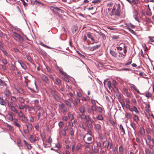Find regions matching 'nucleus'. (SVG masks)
I'll list each match as a JSON object with an SVG mask.
<instances>
[{"instance_id":"59","label":"nucleus","mask_w":154,"mask_h":154,"mask_svg":"<svg viewBox=\"0 0 154 154\" xmlns=\"http://www.w3.org/2000/svg\"><path fill=\"white\" fill-rule=\"evenodd\" d=\"M70 134L72 136L74 134L73 130L72 128H71L70 130Z\"/></svg>"},{"instance_id":"7","label":"nucleus","mask_w":154,"mask_h":154,"mask_svg":"<svg viewBox=\"0 0 154 154\" xmlns=\"http://www.w3.org/2000/svg\"><path fill=\"white\" fill-rule=\"evenodd\" d=\"M12 114H13L11 112H9L8 113V115H7L8 119L11 121H12L13 120V117L12 115Z\"/></svg>"},{"instance_id":"42","label":"nucleus","mask_w":154,"mask_h":154,"mask_svg":"<svg viewBox=\"0 0 154 154\" xmlns=\"http://www.w3.org/2000/svg\"><path fill=\"white\" fill-rule=\"evenodd\" d=\"M107 86L109 89H111L112 88L111 86V83L110 81H108L107 82Z\"/></svg>"},{"instance_id":"38","label":"nucleus","mask_w":154,"mask_h":154,"mask_svg":"<svg viewBox=\"0 0 154 154\" xmlns=\"http://www.w3.org/2000/svg\"><path fill=\"white\" fill-rule=\"evenodd\" d=\"M134 111L137 114H140V112L138 110L137 108L135 106H134Z\"/></svg>"},{"instance_id":"23","label":"nucleus","mask_w":154,"mask_h":154,"mask_svg":"<svg viewBox=\"0 0 154 154\" xmlns=\"http://www.w3.org/2000/svg\"><path fill=\"white\" fill-rule=\"evenodd\" d=\"M93 118L95 120H96L97 119L99 120H102L103 119V117L101 115H99L96 118L93 117Z\"/></svg>"},{"instance_id":"30","label":"nucleus","mask_w":154,"mask_h":154,"mask_svg":"<svg viewBox=\"0 0 154 154\" xmlns=\"http://www.w3.org/2000/svg\"><path fill=\"white\" fill-rule=\"evenodd\" d=\"M79 110L80 112L82 113H84L85 111V108L83 106H81L79 109Z\"/></svg>"},{"instance_id":"56","label":"nucleus","mask_w":154,"mask_h":154,"mask_svg":"<svg viewBox=\"0 0 154 154\" xmlns=\"http://www.w3.org/2000/svg\"><path fill=\"white\" fill-rule=\"evenodd\" d=\"M123 49L124 53L125 54L124 55H123L124 56H125V54L127 52V50L126 49L125 46H124Z\"/></svg>"},{"instance_id":"34","label":"nucleus","mask_w":154,"mask_h":154,"mask_svg":"<svg viewBox=\"0 0 154 154\" xmlns=\"http://www.w3.org/2000/svg\"><path fill=\"white\" fill-rule=\"evenodd\" d=\"M29 130L26 127V128H25L23 127V132L25 134H28L29 132Z\"/></svg>"},{"instance_id":"39","label":"nucleus","mask_w":154,"mask_h":154,"mask_svg":"<svg viewBox=\"0 0 154 154\" xmlns=\"http://www.w3.org/2000/svg\"><path fill=\"white\" fill-rule=\"evenodd\" d=\"M102 109L101 107L100 106H97V110L100 113H102Z\"/></svg>"},{"instance_id":"26","label":"nucleus","mask_w":154,"mask_h":154,"mask_svg":"<svg viewBox=\"0 0 154 154\" xmlns=\"http://www.w3.org/2000/svg\"><path fill=\"white\" fill-rule=\"evenodd\" d=\"M64 103L66 104L67 106L70 107H71V104L70 102L67 100H66L64 101Z\"/></svg>"},{"instance_id":"20","label":"nucleus","mask_w":154,"mask_h":154,"mask_svg":"<svg viewBox=\"0 0 154 154\" xmlns=\"http://www.w3.org/2000/svg\"><path fill=\"white\" fill-rule=\"evenodd\" d=\"M139 133L141 135H143L145 134V130L143 127H142L140 128Z\"/></svg>"},{"instance_id":"28","label":"nucleus","mask_w":154,"mask_h":154,"mask_svg":"<svg viewBox=\"0 0 154 154\" xmlns=\"http://www.w3.org/2000/svg\"><path fill=\"white\" fill-rule=\"evenodd\" d=\"M26 127L29 130H32V129L33 128V126H32V124H31L29 123H28L26 124Z\"/></svg>"},{"instance_id":"44","label":"nucleus","mask_w":154,"mask_h":154,"mask_svg":"<svg viewBox=\"0 0 154 154\" xmlns=\"http://www.w3.org/2000/svg\"><path fill=\"white\" fill-rule=\"evenodd\" d=\"M68 116L69 118L71 120H72L73 119V117L72 114H71L70 112H69L68 114Z\"/></svg>"},{"instance_id":"37","label":"nucleus","mask_w":154,"mask_h":154,"mask_svg":"<svg viewBox=\"0 0 154 154\" xmlns=\"http://www.w3.org/2000/svg\"><path fill=\"white\" fill-rule=\"evenodd\" d=\"M148 38L149 39V41L151 42H154V37L149 36Z\"/></svg>"},{"instance_id":"8","label":"nucleus","mask_w":154,"mask_h":154,"mask_svg":"<svg viewBox=\"0 0 154 154\" xmlns=\"http://www.w3.org/2000/svg\"><path fill=\"white\" fill-rule=\"evenodd\" d=\"M103 145L104 148L107 149L109 145V142L106 140L103 142Z\"/></svg>"},{"instance_id":"31","label":"nucleus","mask_w":154,"mask_h":154,"mask_svg":"<svg viewBox=\"0 0 154 154\" xmlns=\"http://www.w3.org/2000/svg\"><path fill=\"white\" fill-rule=\"evenodd\" d=\"M19 101L21 103H24L25 101L24 99L22 97H19L18 98Z\"/></svg>"},{"instance_id":"51","label":"nucleus","mask_w":154,"mask_h":154,"mask_svg":"<svg viewBox=\"0 0 154 154\" xmlns=\"http://www.w3.org/2000/svg\"><path fill=\"white\" fill-rule=\"evenodd\" d=\"M58 125L60 128L62 127L64 125V124L62 122H60L59 123Z\"/></svg>"},{"instance_id":"32","label":"nucleus","mask_w":154,"mask_h":154,"mask_svg":"<svg viewBox=\"0 0 154 154\" xmlns=\"http://www.w3.org/2000/svg\"><path fill=\"white\" fill-rule=\"evenodd\" d=\"M18 108L20 110H23L25 108V106L22 104H18Z\"/></svg>"},{"instance_id":"60","label":"nucleus","mask_w":154,"mask_h":154,"mask_svg":"<svg viewBox=\"0 0 154 154\" xmlns=\"http://www.w3.org/2000/svg\"><path fill=\"white\" fill-rule=\"evenodd\" d=\"M56 82L58 84H60L61 83V80L58 78L56 79Z\"/></svg>"},{"instance_id":"63","label":"nucleus","mask_w":154,"mask_h":154,"mask_svg":"<svg viewBox=\"0 0 154 154\" xmlns=\"http://www.w3.org/2000/svg\"><path fill=\"white\" fill-rule=\"evenodd\" d=\"M78 103H77V102H76L75 100L73 102V104H74V105L75 107H76L77 106L78 104Z\"/></svg>"},{"instance_id":"1","label":"nucleus","mask_w":154,"mask_h":154,"mask_svg":"<svg viewBox=\"0 0 154 154\" xmlns=\"http://www.w3.org/2000/svg\"><path fill=\"white\" fill-rule=\"evenodd\" d=\"M12 35L13 37L14 38H16L18 39V40L20 42H22L23 41V38L18 33L15 32H13L12 33Z\"/></svg>"},{"instance_id":"48","label":"nucleus","mask_w":154,"mask_h":154,"mask_svg":"<svg viewBox=\"0 0 154 154\" xmlns=\"http://www.w3.org/2000/svg\"><path fill=\"white\" fill-rule=\"evenodd\" d=\"M61 134L63 135H65L66 134V131L64 129H62L60 131Z\"/></svg>"},{"instance_id":"24","label":"nucleus","mask_w":154,"mask_h":154,"mask_svg":"<svg viewBox=\"0 0 154 154\" xmlns=\"http://www.w3.org/2000/svg\"><path fill=\"white\" fill-rule=\"evenodd\" d=\"M110 52L111 55L114 57H116L117 56V53L114 51L111 50Z\"/></svg>"},{"instance_id":"14","label":"nucleus","mask_w":154,"mask_h":154,"mask_svg":"<svg viewBox=\"0 0 154 154\" xmlns=\"http://www.w3.org/2000/svg\"><path fill=\"white\" fill-rule=\"evenodd\" d=\"M18 62L20 65L24 69H25L26 67L25 64L21 61L20 60L18 61Z\"/></svg>"},{"instance_id":"33","label":"nucleus","mask_w":154,"mask_h":154,"mask_svg":"<svg viewBox=\"0 0 154 154\" xmlns=\"http://www.w3.org/2000/svg\"><path fill=\"white\" fill-rule=\"evenodd\" d=\"M11 100L14 103H16L17 102V99L14 96H11Z\"/></svg>"},{"instance_id":"9","label":"nucleus","mask_w":154,"mask_h":154,"mask_svg":"<svg viewBox=\"0 0 154 154\" xmlns=\"http://www.w3.org/2000/svg\"><path fill=\"white\" fill-rule=\"evenodd\" d=\"M4 94L7 97H9L11 95V92L7 89H6L5 90Z\"/></svg>"},{"instance_id":"57","label":"nucleus","mask_w":154,"mask_h":154,"mask_svg":"<svg viewBox=\"0 0 154 154\" xmlns=\"http://www.w3.org/2000/svg\"><path fill=\"white\" fill-rule=\"evenodd\" d=\"M150 10H147L146 11V14L148 16H151V13L150 11Z\"/></svg>"},{"instance_id":"41","label":"nucleus","mask_w":154,"mask_h":154,"mask_svg":"<svg viewBox=\"0 0 154 154\" xmlns=\"http://www.w3.org/2000/svg\"><path fill=\"white\" fill-rule=\"evenodd\" d=\"M126 117L128 119H130L131 118V115L130 113H127L125 115Z\"/></svg>"},{"instance_id":"10","label":"nucleus","mask_w":154,"mask_h":154,"mask_svg":"<svg viewBox=\"0 0 154 154\" xmlns=\"http://www.w3.org/2000/svg\"><path fill=\"white\" fill-rule=\"evenodd\" d=\"M25 108L26 109H27L29 111H31L35 109V106H32V107H31L28 105H25Z\"/></svg>"},{"instance_id":"40","label":"nucleus","mask_w":154,"mask_h":154,"mask_svg":"<svg viewBox=\"0 0 154 154\" xmlns=\"http://www.w3.org/2000/svg\"><path fill=\"white\" fill-rule=\"evenodd\" d=\"M78 29V28L76 26H73L72 27V31L73 32H75L76 31L77 29Z\"/></svg>"},{"instance_id":"4","label":"nucleus","mask_w":154,"mask_h":154,"mask_svg":"<svg viewBox=\"0 0 154 154\" xmlns=\"http://www.w3.org/2000/svg\"><path fill=\"white\" fill-rule=\"evenodd\" d=\"M38 140V137L35 135H31L30 137V141L31 143H33Z\"/></svg>"},{"instance_id":"11","label":"nucleus","mask_w":154,"mask_h":154,"mask_svg":"<svg viewBox=\"0 0 154 154\" xmlns=\"http://www.w3.org/2000/svg\"><path fill=\"white\" fill-rule=\"evenodd\" d=\"M9 109L11 111L14 112L15 113H17V112L18 110L16 109V107L14 106L11 107L9 108Z\"/></svg>"},{"instance_id":"6","label":"nucleus","mask_w":154,"mask_h":154,"mask_svg":"<svg viewBox=\"0 0 154 154\" xmlns=\"http://www.w3.org/2000/svg\"><path fill=\"white\" fill-rule=\"evenodd\" d=\"M133 17L136 21L139 22V19H138V14L136 10H134L133 12Z\"/></svg>"},{"instance_id":"25","label":"nucleus","mask_w":154,"mask_h":154,"mask_svg":"<svg viewBox=\"0 0 154 154\" xmlns=\"http://www.w3.org/2000/svg\"><path fill=\"white\" fill-rule=\"evenodd\" d=\"M130 125L133 130L135 131L136 127V124L134 122H131L130 123Z\"/></svg>"},{"instance_id":"15","label":"nucleus","mask_w":154,"mask_h":154,"mask_svg":"<svg viewBox=\"0 0 154 154\" xmlns=\"http://www.w3.org/2000/svg\"><path fill=\"white\" fill-rule=\"evenodd\" d=\"M59 70L60 71V72L63 75V77H62V78L64 79H66V73L63 72L60 68H59ZM65 80L66 81H67V80H66L65 79Z\"/></svg>"},{"instance_id":"45","label":"nucleus","mask_w":154,"mask_h":154,"mask_svg":"<svg viewBox=\"0 0 154 154\" xmlns=\"http://www.w3.org/2000/svg\"><path fill=\"white\" fill-rule=\"evenodd\" d=\"M119 101L120 103L122 106L123 107L125 106V103L123 100H119Z\"/></svg>"},{"instance_id":"19","label":"nucleus","mask_w":154,"mask_h":154,"mask_svg":"<svg viewBox=\"0 0 154 154\" xmlns=\"http://www.w3.org/2000/svg\"><path fill=\"white\" fill-rule=\"evenodd\" d=\"M92 140V138L91 137H88L87 138V142H85V143L88 144L91 143Z\"/></svg>"},{"instance_id":"36","label":"nucleus","mask_w":154,"mask_h":154,"mask_svg":"<svg viewBox=\"0 0 154 154\" xmlns=\"http://www.w3.org/2000/svg\"><path fill=\"white\" fill-rule=\"evenodd\" d=\"M16 127L19 128V131L21 132V130L20 129V127L21 126L17 122H15V123L13 124Z\"/></svg>"},{"instance_id":"49","label":"nucleus","mask_w":154,"mask_h":154,"mask_svg":"<svg viewBox=\"0 0 154 154\" xmlns=\"http://www.w3.org/2000/svg\"><path fill=\"white\" fill-rule=\"evenodd\" d=\"M65 108V104L63 103H62L60 104V108L61 109H64Z\"/></svg>"},{"instance_id":"12","label":"nucleus","mask_w":154,"mask_h":154,"mask_svg":"<svg viewBox=\"0 0 154 154\" xmlns=\"http://www.w3.org/2000/svg\"><path fill=\"white\" fill-rule=\"evenodd\" d=\"M134 120L136 123H138L140 120L138 116L137 115L134 114L133 116Z\"/></svg>"},{"instance_id":"17","label":"nucleus","mask_w":154,"mask_h":154,"mask_svg":"<svg viewBox=\"0 0 154 154\" xmlns=\"http://www.w3.org/2000/svg\"><path fill=\"white\" fill-rule=\"evenodd\" d=\"M119 130L121 131V133H122L123 134H125V129L124 128L123 126L121 125H119Z\"/></svg>"},{"instance_id":"35","label":"nucleus","mask_w":154,"mask_h":154,"mask_svg":"<svg viewBox=\"0 0 154 154\" xmlns=\"http://www.w3.org/2000/svg\"><path fill=\"white\" fill-rule=\"evenodd\" d=\"M40 44L42 46L49 49H51L52 48L51 47L46 45L44 44L42 42H40Z\"/></svg>"},{"instance_id":"43","label":"nucleus","mask_w":154,"mask_h":154,"mask_svg":"<svg viewBox=\"0 0 154 154\" xmlns=\"http://www.w3.org/2000/svg\"><path fill=\"white\" fill-rule=\"evenodd\" d=\"M145 151L146 154H150V151L149 149L147 148H145Z\"/></svg>"},{"instance_id":"27","label":"nucleus","mask_w":154,"mask_h":154,"mask_svg":"<svg viewBox=\"0 0 154 154\" xmlns=\"http://www.w3.org/2000/svg\"><path fill=\"white\" fill-rule=\"evenodd\" d=\"M6 103L4 100L3 99L2 97H0V104L4 106L5 105Z\"/></svg>"},{"instance_id":"55","label":"nucleus","mask_w":154,"mask_h":154,"mask_svg":"<svg viewBox=\"0 0 154 154\" xmlns=\"http://www.w3.org/2000/svg\"><path fill=\"white\" fill-rule=\"evenodd\" d=\"M82 146V144H78L76 146L77 149H81V146Z\"/></svg>"},{"instance_id":"47","label":"nucleus","mask_w":154,"mask_h":154,"mask_svg":"<svg viewBox=\"0 0 154 154\" xmlns=\"http://www.w3.org/2000/svg\"><path fill=\"white\" fill-rule=\"evenodd\" d=\"M8 105L9 108L13 106V103L11 102H8Z\"/></svg>"},{"instance_id":"16","label":"nucleus","mask_w":154,"mask_h":154,"mask_svg":"<svg viewBox=\"0 0 154 154\" xmlns=\"http://www.w3.org/2000/svg\"><path fill=\"white\" fill-rule=\"evenodd\" d=\"M15 114H17L18 116L20 118H21L24 115L23 112L21 110L19 111L18 110L17 113Z\"/></svg>"},{"instance_id":"64","label":"nucleus","mask_w":154,"mask_h":154,"mask_svg":"<svg viewBox=\"0 0 154 154\" xmlns=\"http://www.w3.org/2000/svg\"><path fill=\"white\" fill-rule=\"evenodd\" d=\"M48 142L49 143H51L52 142V139L50 137H49L48 138Z\"/></svg>"},{"instance_id":"22","label":"nucleus","mask_w":154,"mask_h":154,"mask_svg":"<svg viewBox=\"0 0 154 154\" xmlns=\"http://www.w3.org/2000/svg\"><path fill=\"white\" fill-rule=\"evenodd\" d=\"M21 120L22 122H26L28 120V119L27 117L26 116L24 115L21 118Z\"/></svg>"},{"instance_id":"58","label":"nucleus","mask_w":154,"mask_h":154,"mask_svg":"<svg viewBox=\"0 0 154 154\" xmlns=\"http://www.w3.org/2000/svg\"><path fill=\"white\" fill-rule=\"evenodd\" d=\"M91 102L92 104L93 105V106H95L96 105L95 100L94 99H91Z\"/></svg>"},{"instance_id":"2","label":"nucleus","mask_w":154,"mask_h":154,"mask_svg":"<svg viewBox=\"0 0 154 154\" xmlns=\"http://www.w3.org/2000/svg\"><path fill=\"white\" fill-rule=\"evenodd\" d=\"M111 12H110V15L111 16L116 15L119 16L120 14V12L119 10H111Z\"/></svg>"},{"instance_id":"62","label":"nucleus","mask_w":154,"mask_h":154,"mask_svg":"<svg viewBox=\"0 0 154 154\" xmlns=\"http://www.w3.org/2000/svg\"><path fill=\"white\" fill-rule=\"evenodd\" d=\"M87 126L89 128L91 129L92 128V125L91 123H88Z\"/></svg>"},{"instance_id":"46","label":"nucleus","mask_w":154,"mask_h":154,"mask_svg":"<svg viewBox=\"0 0 154 154\" xmlns=\"http://www.w3.org/2000/svg\"><path fill=\"white\" fill-rule=\"evenodd\" d=\"M0 85L1 86L6 85V84L4 81L0 79Z\"/></svg>"},{"instance_id":"53","label":"nucleus","mask_w":154,"mask_h":154,"mask_svg":"<svg viewBox=\"0 0 154 154\" xmlns=\"http://www.w3.org/2000/svg\"><path fill=\"white\" fill-rule=\"evenodd\" d=\"M152 96V94L149 93L148 92L146 93V96L147 98H149V97H151Z\"/></svg>"},{"instance_id":"5","label":"nucleus","mask_w":154,"mask_h":154,"mask_svg":"<svg viewBox=\"0 0 154 154\" xmlns=\"http://www.w3.org/2000/svg\"><path fill=\"white\" fill-rule=\"evenodd\" d=\"M34 106H35V108H36L38 110H40L41 108V107L39 105V101L37 100H34Z\"/></svg>"},{"instance_id":"61","label":"nucleus","mask_w":154,"mask_h":154,"mask_svg":"<svg viewBox=\"0 0 154 154\" xmlns=\"http://www.w3.org/2000/svg\"><path fill=\"white\" fill-rule=\"evenodd\" d=\"M85 119H86V121L87 122L90 121L91 120V118L89 116H86V118Z\"/></svg>"},{"instance_id":"29","label":"nucleus","mask_w":154,"mask_h":154,"mask_svg":"<svg viewBox=\"0 0 154 154\" xmlns=\"http://www.w3.org/2000/svg\"><path fill=\"white\" fill-rule=\"evenodd\" d=\"M79 118H81L82 119H85L86 118V116L83 113L81 115H79Z\"/></svg>"},{"instance_id":"13","label":"nucleus","mask_w":154,"mask_h":154,"mask_svg":"<svg viewBox=\"0 0 154 154\" xmlns=\"http://www.w3.org/2000/svg\"><path fill=\"white\" fill-rule=\"evenodd\" d=\"M94 127L96 130L97 131H99L101 129V126L99 124H95L94 125Z\"/></svg>"},{"instance_id":"21","label":"nucleus","mask_w":154,"mask_h":154,"mask_svg":"<svg viewBox=\"0 0 154 154\" xmlns=\"http://www.w3.org/2000/svg\"><path fill=\"white\" fill-rule=\"evenodd\" d=\"M119 152L120 154H123L124 149L123 147L121 146H119Z\"/></svg>"},{"instance_id":"3","label":"nucleus","mask_w":154,"mask_h":154,"mask_svg":"<svg viewBox=\"0 0 154 154\" xmlns=\"http://www.w3.org/2000/svg\"><path fill=\"white\" fill-rule=\"evenodd\" d=\"M100 46V45H96L93 47H89L88 48V49L89 50L93 51L95 50L98 49L99 48Z\"/></svg>"},{"instance_id":"50","label":"nucleus","mask_w":154,"mask_h":154,"mask_svg":"<svg viewBox=\"0 0 154 154\" xmlns=\"http://www.w3.org/2000/svg\"><path fill=\"white\" fill-rule=\"evenodd\" d=\"M91 109L92 111H96L97 110V107L95 106H91Z\"/></svg>"},{"instance_id":"52","label":"nucleus","mask_w":154,"mask_h":154,"mask_svg":"<svg viewBox=\"0 0 154 154\" xmlns=\"http://www.w3.org/2000/svg\"><path fill=\"white\" fill-rule=\"evenodd\" d=\"M2 51L3 52V53L5 56H8V53H7V51L5 50L4 49H2Z\"/></svg>"},{"instance_id":"18","label":"nucleus","mask_w":154,"mask_h":154,"mask_svg":"<svg viewBox=\"0 0 154 154\" xmlns=\"http://www.w3.org/2000/svg\"><path fill=\"white\" fill-rule=\"evenodd\" d=\"M42 79L45 82H47L48 81V79L47 76L44 75H42Z\"/></svg>"},{"instance_id":"54","label":"nucleus","mask_w":154,"mask_h":154,"mask_svg":"<svg viewBox=\"0 0 154 154\" xmlns=\"http://www.w3.org/2000/svg\"><path fill=\"white\" fill-rule=\"evenodd\" d=\"M26 145L27 146L28 149H32V146L30 145V144L28 143Z\"/></svg>"}]
</instances>
